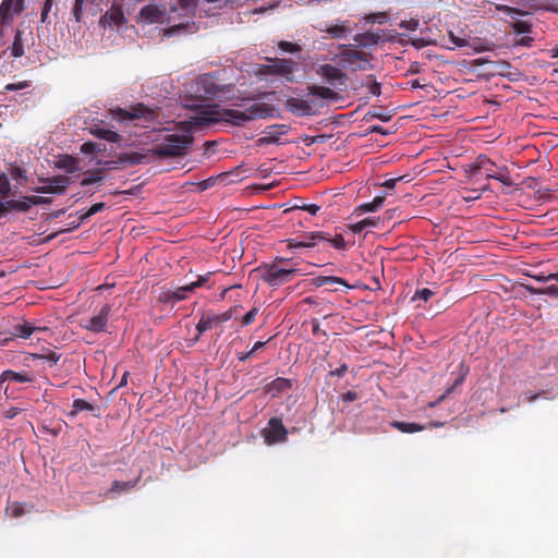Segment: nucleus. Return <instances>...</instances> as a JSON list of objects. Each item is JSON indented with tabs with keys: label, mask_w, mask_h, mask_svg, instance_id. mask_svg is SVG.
Returning a JSON list of instances; mask_svg holds the SVG:
<instances>
[{
	"label": "nucleus",
	"mask_w": 558,
	"mask_h": 558,
	"mask_svg": "<svg viewBox=\"0 0 558 558\" xmlns=\"http://www.w3.org/2000/svg\"><path fill=\"white\" fill-rule=\"evenodd\" d=\"M89 133L93 136H95L97 138H100V140H105V141H107L109 143H119V141L121 140L120 134H118L114 131L108 130V129L92 128L89 130Z\"/></svg>",
	"instance_id": "nucleus-21"
},
{
	"label": "nucleus",
	"mask_w": 558,
	"mask_h": 558,
	"mask_svg": "<svg viewBox=\"0 0 558 558\" xmlns=\"http://www.w3.org/2000/svg\"><path fill=\"white\" fill-rule=\"evenodd\" d=\"M323 242L330 243L337 250H344L347 246L345 241L341 234H337L333 238L329 235V240H323Z\"/></svg>",
	"instance_id": "nucleus-48"
},
{
	"label": "nucleus",
	"mask_w": 558,
	"mask_h": 558,
	"mask_svg": "<svg viewBox=\"0 0 558 558\" xmlns=\"http://www.w3.org/2000/svg\"><path fill=\"white\" fill-rule=\"evenodd\" d=\"M125 23V17L123 12L118 8H111L100 17V24L102 26H121Z\"/></svg>",
	"instance_id": "nucleus-17"
},
{
	"label": "nucleus",
	"mask_w": 558,
	"mask_h": 558,
	"mask_svg": "<svg viewBox=\"0 0 558 558\" xmlns=\"http://www.w3.org/2000/svg\"><path fill=\"white\" fill-rule=\"evenodd\" d=\"M27 87H29V82L28 81H22V82H19V83L7 84L4 89L7 92H14V90H21V89H24V88H27Z\"/></svg>",
	"instance_id": "nucleus-56"
},
{
	"label": "nucleus",
	"mask_w": 558,
	"mask_h": 558,
	"mask_svg": "<svg viewBox=\"0 0 558 558\" xmlns=\"http://www.w3.org/2000/svg\"><path fill=\"white\" fill-rule=\"evenodd\" d=\"M29 203L32 207L33 205L50 204L51 199L41 196H29Z\"/></svg>",
	"instance_id": "nucleus-59"
},
{
	"label": "nucleus",
	"mask_w": 558,
	"mask_h": 558,
	"mask_svg": "<svg viewBox=\"0 0 558 558\" xmlns=\"http://www.w3.org/2000/svg\"><path fill=\"white\" fill-rule=\"evenodd\" d=\"M364 20L368 23H379L383 24L387 21V13L385 12H376L365 15Z\"/></svg>",
	"instance_id": "nucleus-45"
},
{
	"label": "nucleus",
	"mask_w": 558,
	"mask_h": 558,
	"mask_svg": "<svg viewBox=\"0 0 558 558\" xmlns=\"http://www.w3.org/2000/svg\"><path fill=\"white\" fill-rule=\"evenodd\" d=\"M308 95L313 97H319L322 99L328 100V99H335L337 97V93L333 92L329 87L319 86V85H311L307 87Z\"/></svg>",
	"instance_id": "nucleus-23"
},
{
	"label": "nucleus",
	"mask_w": 558,
	"mask_h": 558,
	"mask_svg": "<svg viewBox=\"0 0 558 558\" xmlns=\"http://www.w3.org/2000/svg\"><path fill=\"white\" fill-rule=\"evenodd\" d=\"M448 37H449V41L454 47L461 48V47H465V46H471L465 38H461L459 36H456L452 32H449Z\"/></svg>",
	"instance_id": "nucleus-52"
},
{
	"label": "nucleus",
	"mask_w": 558,
	"mask_h": 558,
	"mask_svg": "<svg viewBox=\"0 0 558 558\" xmlns=\"http://www.w3.org/2000/svg\"><path fill=\"white\" fill-rule=\"evenodd\" d=\"M362 85L365 86L368 89V93L374 96H379L381 93L380 83L372 80V76H368Z\"/></svg>",
	"instance_id": "nucleus-42"
},
{
	"label": "nucleus",
	"mask_w": 558,
	"mask_h": 558,
	"mask_svg": "<svg viewBox=\"0 0 558 558\" xmlns=\"http://www.w3.org/2000/svg\"><path fill=\"white\" fill-rule=\"evenodd\" d=\"M11 191L9 179L5 174H0V194L7 196Z\"/></svg>",
	"instance_id": "nucleus-55"
},
{
	"label": "nucleus",
	"mask_w": 558,
	"mask_h": 558,
	"mask_svg": "<svg viewBox=\"0 0 558 558\" xmlns=\"http://www.w3.org/2000/svg\"><path fill=\"white\" fill-rule=\"evenodd\" d=\"M120 163L121 162H120L119 159L118 160H107V161H104V162L100 161V160L98 161V165H102L104 166L102 170L104 169H117V168H119Z\"/></svg>",
	"instance_id": "nucleus-60"
},
{
	"label": "nucleus",
	"mask_w": 558,
	"mask_h": 558,
	"mask_svg": "<svg viewBox=\"0 0 558 558\" xmlns=\"http://www.w3.org/2000/svg\"><path fill=\"white\" fill-rule=\"evenodd\" d=\"M9 210L27 213L31 209L29 196H24L21 199L7 201Z\"/></svg>",
	"instance_id": "nucleus-30"
},
{
	"label": "nucleus",
	"mask_w": 558,
	"mask_h": 558,
	"mask_svg": "<svg viewBox=\"0 0 558 558\" xmlns=\"http://www.w3.org/2000/svg\"><path fill=\"white\" fill-rule=\"evenodd\" d=\"M323 104L314 98L290 97L286 101V108L298 117H307L317 113Z\"/></svg>",
	"instance_id": "nucleus-7"
},
{
	"label": "nucleus",
	"mask_w": 558,
	"mask_h": 558,
	"mask_svg": "<svg viewBox=\"0 0 558 558\" xmlns=\"http://www.w3.org/2000/svg\"><path fill=\"white\" fill-rule=\"evenodd\" d=\"M404 178L405 177L389 179V180H386L381 185L387 189H393L396 186L397 182L403 180Z\"/></svg>",
	"instance_id": "nucleus-63"
},
{
	"label": "nucleus",
	"mask_w": 558,
	"mask_h": 558,
	"mask_svg": "<svg viewBox=\"0 0 558 558\" xmlns=\"http://www.w3.org/2000/svg\"><path fill=\"white\" fill-rule=\"evenodd\" d=\"M434 294H435L434 291H432L430 289L424 288V289L417 290L415 292L413 300L418 299V300H423V301H428Z\"/></svg>",
	"instance_id": "nucleus-54"
},
{
	"label": "nucleus",
	"mask_w": 558,
	"mask_h": 558,
	"mask_svg": "<svg viewBox=\"0 0 558 558\" xmlns=\"http://www.w3.org/2000/svg\"><path fill=\"white\" fill-rule=\"evenodd\" d=\"M192 293L191 287L187 284L177 288L175 290H165L158 301L161 303H174L187 299V294Z\"/></svg>",
	"instance_id": "nucleus-15"
},
{
	"label": "nucleus",
	"mask_w": 558,
	"mask_h": 558,
	"mask_svg": "<svg viewBox=\"0 0 558 558\" xmlns=\"http://www.w3.org/2000/svg\"><path fill=\"white\" fill-rule=\"evenodd\" d=\"M495 168H497V166L492 159H489L485 155H480L472 163L471 169L469 171V175L470 178H474L481 171H484L486 173L487 179H494L507 186H511L512 181L509 177L508 168L501 167L498 168V171H496Z\"/></svg>",
	"instance_id": "nucleus-3"
},
{
	"label": "nucleus",
	"mask_w": 558,
	"mask_h": 558,
	"mask_svg": "<svg viewBox=\"0 0 558 558\" xmlns=\"http://www.w3.org/2000/svg\"><path fill=\"white\" fill-rule=\"evenodd\" d=\"M262 271V279L272 288L292 281L299 275V269L283 268L277 264L264 265Z\"/></svg>",
	"instance_id": "nucleus-5"
},
{
	"label": "nucleus",
	"mask_w": 558,
	"mask_h": 558,
	"mask_svg": "<svg viewBox=\"0 0 558 558\" xmlns=\"http://www.w3.org/2000/svg\"><path fill=\"white\" fill-rule=\"evenodd\" d=\"M60 357L61 355L54 351H48L47 353L35 355V359L46 360L48 362H51L52 364H56L60 360Z\"/></svg>",
	"instance_id": "nucleus-51"
},
{
	"label": "nucleus",
	"mask_w": 558,
	"mask_h": 558,
	"mask_svg": "<svg viewBox=\"0 0 558 558\" xmlns=\"http://www.w3.org/2000/svg\"><path fill=\"white\" fill-rule=\"evenodd\" d=\"M5 512L13 518H20L25 514V509L21 502H11L7 506Z\"/></svg>",
	"instance_id": "nucleus-39"
},
{
	"label": "nucleus",
	"mask_w": 558,
	"mask_h": 558,
	"mask_svg": "<svg viewBox=\"0 0 558 558\" xmlns=\"http://www.w3.org/2000/svg\"><path fill=\"white\" fill-rule=\"evenodd\" d=\"M384 202V195L376 196L372 202L360 205L356 208V211H359L360 214L377 211L383 206Z\"/></svg>",
	"instance_id": "nucleus-27"
},
{
	"label": "nucleus",
	"mask_w": 558,
	"mask_h": 558,
	"mask_svg": "<svg viewBox=\"0 0 558 558\" xmlns=\"http://www.w3.org/2000/svg\"><path fill=\"white\" fill-rule=\"evenodd\" d=\"M0 380H9L15 383H33L34 378L28 373H19L15 371L7 369L1 374Z\"/></svg>",
	"instance_id": "nucleus-22"
},
{
	"label": "nucleus",
	"mask_w": 558,
	"mask_h": 558,
	"mask_svg": "<svg viewBox=\"0 0 558 558\" xmlns=\"http://www.w3.org/2000/svg\"><path fill=\"white\" fill-rule=\"evenodd\" d=\"M70 415L74 416L81 411H94L95 407L84 399H75Z\"/></svg>",
	"instance_id": "nucleus-35"
},
{
	"label": "nucleus",
	"mask_w": 558,
	"mask_h": 558,
	"mask_svg": "<svg viewBox=\"0 0 558 558\" xmlns=\"http://www.w3.org/2000/svg\"><path fill=\"white\" fill-rule=\"evenodd\" d=\"M24 32L21 29H16L13 43L10 47L11 56L14 58H21L24 56V41H23Z\"/></svg>",
	"instance_id": "nucleus-25"
},
{
	"label": "nucleus",
	"mask_w": 558,
	"mask_h": 558,
	"mask_svg": "<svg viewBox=\"0 0 558 558\" xmlns=\"http://www.w3.org/2000/svg\"><path fill=\"white\" fill-rule=\"evenodd\" d=\"M417 25H418L417 21H414V20H411L409 22H402L400 24L401 27H405V28H408L410 31L416 29Z\"/></svg>",
	"instance_id": "nucleus-64"
},
{
	"label": "nucleus",
	"mask_w": 558,
	"mask_h": 558,
	"mask_svg": "<svg viewBox=\"0 0 558 558\" xmlns=\"http://www.w3.org/2000/svg\"><path fill=\"white\" fill-rule=\"evenodd\" d=\"M391 426L397 428L401 433H405V434L417 433V432H422L425 429L424 425H421L417 423L399 422V421L392 422Z\"/></svg>",
	"instance_id": "nucleus-26"
},
{
	"label": "nucleus",
	"mask_w": 558,
	"mask_h": 558,
	"mask_svg": "<svg viewBox=\"0 0 558 558\" xmlns=\"http://www.w3.org/2000/svg\"><path fill=\"white\" fill-rule=\"evenodd\" d=\"M278 47L282 51L290 52V53L299 52L301 50V47L298 44H293V43L286 41V40H281L278 44Z\"/></svg>",
	"instance_id": "nucleus-50"
},
{
	"label": "nucleus",
	"mask_w": 558,
	"mask_h": 558,
	"mask_svg": "<svg viewBox=\"0 0 558 558\" xmlns=\"http://www.w3.org/2000/svg\"><path fill=\"white\" fill-rule=\"evenodd\" d=\"M76 163L77 162L74 157L65 155L62 158H60V160L57 163V167L60 169H64L70 173H73L77 169Z\"/></svg>",
	"instance_id": "nucleus-34"
},
{
	"label": "nucleus",
	"mask_w": 558,
	"mask_h": 558,
	"mask_svg": "<svg viewBox=\"0 0 558 558\" xmlns=\"http://www.w3.org/2000/svg\"><path fill=\"white\" fill-rule=\"evenodd\" d=\"M53 1L52 0H45L41 14H40V22L45 24H50L51 21L49 19V13L52 9Z\"/></svg>",
	"instance_id": "nucleus-44"
},
{
	"label": "nucleus",
	"mask_w": 558,
	"mask_h": 558,
	"mask_svg": "<svg viewBox=\"0 0 558 558\" xmlns=\"http://www.w3.org/2000/svg\"><path fill=\"white\" fill-rule=\"evenodd\" d=\"M111 307L110 305L106 304L101 307L99 313L93 317L87 318L83 324L82 327L86 330L93 331V332H102L105 331L109 314H110Z\"/></svg>",
	"instance_id": "nucleus-14"
},
{
	"label": "nucleus",
	"mask_w": 558,
	"mask_h": 558,
	"mask_svg": "<svg viewBox=\"0 0 558 558\" xmlns=\"http://www.w3.org/2000/svg\"><path fill=\"white\" fill-rule=\"evenodd\" d=\"M298 65L292 59H271L270 64H259L256 68V75L258 76H279L288 82H293V71Z\"/></svg>",
	"instance_id": "nucleus-4"
},
{
	"label": "nucleus",
	"mask_w": 558,
	"mask_h": 558,
	"mask_svg": "<svg viewBox=\"0 0 558 558\" xmlns=\"http://www.w3.org/2000/svg\"><path fill=\"white\" fill-rule=\"evenodd\" d=\"M379 221L378 217H368L350 226V230L353 233H360L366 228L377 227Z\"/></svg>",
	"instance_id": "nucleus-28"
},
{
	"label": "nucleus",
	"mask_w": 558,
	"mask_h": 558,
	"mask_svg": "<svg viewBox=\"0 0 558 558\" xmlns=\"http://www.w3.org/2000/svg\"><path fill=\"white\" fill-rule=\"evenodd\" d=\"M315 284L317 287L329 286L331 291L340 290L339 287L350 288L344 279L335 276H319L315 279Z\"/></svg>",
	"instance_id": "nucleus-19"
},
{
	"label": "nucleus",
	"mask_w": 558,
	"mask_h": 558,
	"mask_svg": "<svg viewBox=\"0 0 558 558\" xmlns=\"http://www.w3.org/2000/svg\"><path fill=\"white\" fill-rule=\"evenodd\" d=\"M292 386L291 380L282 377H278L270 384V390H275L278 392L286 391L290 389Z\"/></svg>",
	"instance_id": "nucleus-37"
},
{
	"label": "nucleus",
	"mask_w": 558,
	"mask_h": 558,
	"mask_svg": "<svg viewBox=\"0 0 558 558\" xmlns=\"http://www.w3.org/2000/svg\"><path fill=\"white\" fill-rule=\"evenodd\" d=\"M238 307H231L228 311L221 314L207 313L203 314L198 324L196 325V330L198 335L204 333L207 330L213 329L214 327L221 325L228 320H230L235 314Z\"/></svg>",
	"instance_id": "nucleus-9"
},
{
	"label": "nucleus",
	"mask_w": 558,
	"mask_h": 558,
	"mask_svg": "<svg viewBox=\"0 0 558 558\" xmlns=\"http://www.w3.org/2000/svg\"><path fill=\"white\" fill-rule=\"evenodd\" d=\"M317 73L330 84H335L336 82L342 83L345 78V74L340 69L327 63L320 65Z\"/></svg>",
	"instance_id": "nucleus-16"
},
{
	"label": "nucleus",
	"mask_w": 558,
	"mask_h": 558,
	"mask_svg": "<svg viewBox=\"0 0 558 558\" xmlns=\"http://www.w3.org/2000/svg\"><path fill=\"white\" fill-rule=\"evenodd\" d=\"M21 411H22V409L12 407L4 412V417L14 418L17 414L21 413Z\"/></svg>",
	"instance_id": "nucleus-62"
},
{
	"label": "nucleus",
	"mask_w": 558,
	"mask_h": 558,
	"mask_svg": "<svg viewBox=\"0 0 558 558\" xmlns=\"http://www.w3.org/2000/svg\"><path fill=\"white\" fill-rule=\"evenodd\" d=\"M47 330V327H37L28 322L16 324L12 327V336L23 339L29 338L35 331Z\"/></svg>",
	"instance_id": "nucleus-18"
},
{
	"label": "nucleus",
	"mask_w": 558,
	"mask_h": 558,
	"mask_svg": "<svg viewBox=\"0 0 558 558\" xmlns=\"http://www.w3.org/2000/svg\"><path fill=\"white\" fill-rule=\"evenodd\" d=\"M341 399L344 402H352V401H355L357 399V393L354 392V391L349 390V391L344 392L341 396Z\"/></svg>",
	"instance_id": "nucleus-61"
},
{
	"label": "nucleus",
	"mask_w": 558,
	"mask_h": 558,
	"mask_svg": "<svg viewBox=\"0 0 558 558\" xmlns=\"http://www.w3.org/2000/svg\"><path fill=\"white\" fill-rule=\"evenodd\" d=\"M105 207H106L105 203H96V204H94L93 206L89 207V209L87 211H85L84 214H82L80 216L78 222L75 223L73 226V228H77L81 223H83L85 220H87L93 215L101 211Z\"/></svg>",
	"instance_id": "nucleus-36"
},
{
	"label": "nucleus",
	"mask_w": 558,
	"mask_h": 558,
	"mask_svg": "<svg viewBox=\"0 0 558 558\" xmlns=\"http://www.w3.org/2000/svg\"><path fill=\"white\" fill-rule=\"evenodd\" d=\"M531 294L549 295L558 299V286L551 284L545 288L525 287Z\"/></svg>",
	"instance_id": "nucleus-31"
},
{
	"label": "nucleus",
	"mask_w": 558,
	"mask_h": 558,
	"mask_svg": "<svg viewBox=\"0 0 558 558\" xmlns=\"http://www.w3.org/2000/svg\"><path fill=\"white\" fill-rule=\"evenodd\" d=\"M262 435L264 441L271 446L278 442H284L288 437V429L281 418L271 417L268 421L267 427L262 430Z\"/></svg>",
	"instance_id": "nucleus-8"
},
{
	"label": "nucleus",
	"mask_w": 558,
	"mask_h": 558,
	"mask_svg": "<svg viewBox=\"0 0 558 558\" xmlns=\"http://www.w3.org/2000/svg\"><path fill=\"white\" fill-rule=\"evenodd\" d=\"M193 137L189 134L167 135L160 144L155 145L148 154L158 158L181 157L186 154Z\"/></svg>",
	"instance_id": "nucleus-2"
},
{
	"label": "nucleus",
	"mask_w": 558,
	"mask_h": 558,
	"mask_svg": "<svg viewBox=\"0 0 558 558\" xmlns=\"http://www.w3.org/2000/svg\"><path fill=\"white\" fill-rule=\"evenodd\" d=\"M101 172H102V169H95L93 171H89L88 173H90V175L84 178L81 181V185L85 186V185H89V184L98 183V182L102 181L104 177L101 175Z\"/></svg>",
	"instance_id": "nucleus-40"
},
{
	"label": "nucleus",
	"mask_w": 558,
	"mask_h": 558,
	"mask_svg": "<svg viewBox=\"0 0 558 558\" xmlns=\"http://www.w3.org/2000/svg\"><path fill=\"white\" fill-rule=\"evenodd\" d=\"M511 27L517 34H529L532 31V25L526 21L517 20L511 24Z\"/></svg>",
	"instance_id": "nucleus-41"
},
{
	"label": "nucleus",
	"mask_w": 558,
	"mask_h": 558,
	"mask_svg": "<svg viewBox=\"0 0 558 558\" xmlns=\"http://www.w3.org/2000/svg\"><path fill=\"white\" fill-rule=\"evenodd\" d=\"M138 481H140V477H137L134 481H128V482L114 481L111 485L109 494H121L124 492H129L136 486Z\"/></svg>",
	"instance_id": "nucleus-29"
},
{
	"label": "nucleus",
	"mask_w": 558,
	"mask_h": 558,
	"mask_svg": "<svg viewBox=\"0 0 558 558\" xmlns=\"http://www.w3.org/2000/svg\"><path fill=\"white\" fill-rule=\"evenodd\" d=\"M40 181L46 184L36 187L35 191L41 194H63L72 182L71 178L68 175H54L51 178L40 179Z\"/></svg>",
	"instance_id": "nucleus-11"
},
{
	"label": "nucleus",
	"mask_w": 558,
	"mask_h": 558,
	"mask_svg": "<svg viewBox=\"0 0 558 558\" xmlns=\"http://www.w3.org/2000/svg\"><path fill=\"white\" fill-rule=\"evenodd\" d=\"M105 150V145L97 144L94 142H85L81 146V153L84 155H90L94 153H102Z\"/></svg>",
	"instance_id": "nucleus-38"
},
{
	"label": "nucleus",
	"mask_w": 558,
	"mask_h": 558,
	"mask_svg": "<svg viewBox=\"0 0 558 558\" xmlns=\"http://www.w3.org/2000/svg\"><path fill=\"white\" fill-rule=\"evenodd\" d=\"M232 85L218 83L215 74L206 73L195 81V95L202 99H218L230 101L235 108H221L219 105L201 106L192 124L207 126L214 123H229L234 126H243L247 122L258 119H266L274 116L275 107L256 101L251 97L229 96Z\"/></svg>",
	"instance_id": "nucleus-1"
},
{
	"label": "nucleus",
	"mask_w": 558,
	"mask_h": 558,
	"mask_svg": "<svg viewBox=\"0 0 558 558\" xmlns=\"http://www.w3.org/2000/svg\"><path fill=\"white\" fill-rule=\"evenodd\" d=\"M295 208H299L301 210L307 211L311 215H316L320 210V206H318L316 204L298 205V206H295Z\"/></svg>",
	"instance_id": "nucleus-57"
},
{
	"label": "nucleus",
	"mask_w": 558,
	"mask_h": 558,
	"mask_svg": "<svg viewBox=\"0 0 558 558\" xmlns=\"http://www.w3.org/2000/svg\"><path fill=\"white\" fill-rule=\"evenodd\" d=\"M140 15L149 23H157L161 20L163 11L157 5L148 4L141 9Z\"/></svg>",
	"instance_id": "nucleus-20"
},
{
	"label": "nucleus",
	"mask_w": 558,
	"mask_h": 558,
	"mask_svg": "<svg viewBox=\"0 0 558 558\" xmlns=\"http://www.w3.org/2000/svg\"><path fill=\"white\" fill-rule=\"evenodd\" d=\"M146 155L141 153H122L119 155L121 163L138 165L142 163Z\"/></svg>",
	"instance_id": "nucleus-32"
},
{
	"label": "nucleus",
	"mask_w": 558,
	"mask_h": 558,
	"mask_svg": "<svg viewBox=\"0 0 558 558\" xmlns=\"http://www.w3.org/2000/svg\"><path fill=\"white\" fill-rule=\"evenodd\" d=\"M86 0H75L73 8H72V14L76 22H81L83 19V5Z\"/></svg>",
	"instance_id": "nucleus-46"
},
{
	"label": "nucleus",
	"mask_w": 558,
	"mask_h": 558,
	"mask_svg": "<svg viewBox=\"0 0 558 558\" xmlns=\"http://www.w3.org/2000/svg\"><path fill=\"white\" fill-rule=\"evenodd\" d=\"M320 32H326L331 38L340 39L347 36L349 29L345 27V25L341 24L320 28Z\"/></svg>",
	"instance_id": "nucleus-33"
},
{
	"label": "nucleus",
	"mask_w": 558,
	"mask_h": 558,
	"mask_svg": "<svg viewBox=\"0 0 558 558\" xmlns=\"http://www.w3.org/2000/svg\"><path fill=\"white\" fill-rule=\"evenodd\" d=\"M463 381H464V375H460V376H459V377L453 381V384H452L449 388H447V390H446V391H445V393L439 398V400H438V401H442L446 397H448L449 395H451L458 386L462 385V383H463Z\"/></svg>",
	"instance_id": "nucleus-53"
},
{
	"label": "nucleus",
	"mask_w": 558,
	"mask_h": 558,
	"mask_svg": "<svg viewBox=\"0 0 558 558\" xmlns=\"http://www.w3.org/2000/svg\"><path fill=\"white\" fill-rule=\"evenodd\" d=\"M348 372V365L345 363H342L338 368L330 371L329 376H338L343 377Z\"/></svg>",
	"instance_id": "nucleus-58"
},
{
	"label": "nucleus",
	"mask_w": 558,
	"mask_h": 558,
	"mask_svg": "<svg viewBox=\"0 0 558 558\" xmlns=\"http://www.w3.org/2000/svg\"><path fill=\"white\" fill-rule=\"evenodd\" d=\"M25 10V0H3L0 4V24L11 25L15 15Z\"/></svg>",
	"instance_id": "nucleus-13"
},
{
	"label": "nucleus",
	"mask_w": 558,
	"mask_h": 558,
	"mask_svg": "<svg viewBox=\"0 0 558 558\" xmlns=\"http://www.w3.org/2000/svg\"><path fill=\"white\" fill-rule=\"evenodd\" d=\"M258 312H259V308H258V307H253L252 310H250V311H248V312H247V313L242 317V319H241V325H242L243 327H244V326H248V325H251V324L255 320V318H256V316H257Z\"/></svg>",
	"instance_id": "nucleus-49"
},
{
	"label": "nucleus",
	"mask_w": 558,
	"mask_h": 558,
	"mask_svg": "<svg viewBox=\"0 0 558 558\" xmlns=\"http://www.w3.org/2000/svg\"><path fill=\"white\" fill-rule=\"evenodd\" d=\"M496 9L498 11L504 12L507 15L511 16L512 19H514L515 16H521V15L525 14V12L520 10V9L508 7V5H505V4H499V5L496 7Z\"/></svg>",
	"instance_id": "nucleus-43"
},
{
	"label": "nucleus",
	"mask_w": 558,
	"mask_h": 558,
	"mask_svg": "<svg viewBox=\"0 0 558 558\" xmlns=\"http://www.w3.org/2000/svg\"><path fill=\"white\" fill-rule=\"evenodd\" d=\"M110 114L114 120L121 122H132L136 120L151 122L156 119L155 111L143 104H136L135 106H132L130 109L117 107L110 110Z\"/></svg>",
	"instance_id": "nucleus-6"
},
{
	"label": "nucleus",
	"mask_w": 558,
	"mask_h": 558,
	"mask_svg": "<svg viewBox=\"0 0 558 558\" xmlns=\"http://www.w3.org/2000/svg\"><path fill=\"white\" fill-rule=\"evenodd\" d=\"M210 276H211V272H207L205 275H199L197 277L196 281H193V282L189 283V286L191 287L192 292H194L197 288L204 287L209 281Z\"/></svg>",
	"instance_id": "nucleus-47"
},
{
	"label": "nucleus",
	"mask_w": 558,
	"mask_h": 558,
	"mask_svg": "<svg viewBox=\"0 0 558 558\" xmlns=\"http://www.w3.org/2000/svg\"><path fill=\"white\" fill-rule=\"evenodd\" d=\"M288 131L286 125H271L267 129L266 136L262 138V142L268 143V144H275L278 143L279 136L281 134H286Z\"/></svg>",
	"instance_id": "nucleus-24"
},
{
	"label": "nucleus",
	"mask_w": 558,
	"mask_h": 558,
	"mask_svg": "<svg viewBox=\"0 0 558 558\" xmlns=\"http://www.w3.org/2000/svg\"><path fill=\"white\" fill-rule=\"evenodd\" d=\"M323 240H329V234L322 231L307 232L300 238L288 239L287 245L291 250L310 248L316 246L318 243L323 242Z\"/></svg>",
	"instance_id": "nucleus-12"
},
{
	"label": "nucleus",
	"mask_w": 558,
	"mask_h": 558,
	"mask_svg": "<svg viewBox=\"0 0 558 558\" xmlns=\"http://www.w3.org/2000/svg\"><path fill=\"white\" fill-rule=\"evenodd\" d=\"M339 59L344 68L352 71L365 70V63L368 62L366 53L361 50L345 48L339 53Z\"/></svg>",
	"instance_id": "nucleus-10"
}]
</instances>
